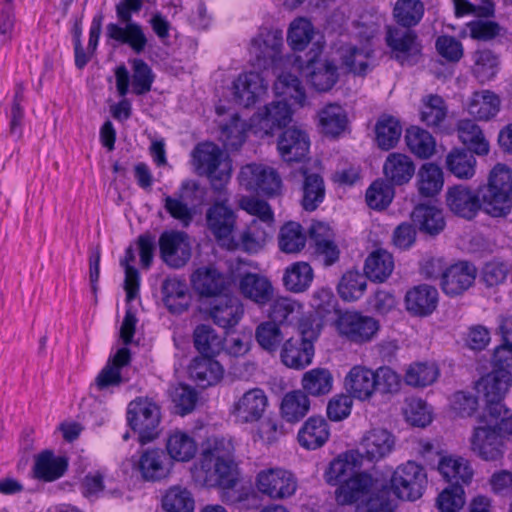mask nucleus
<instances>
[{"mask_svg": "<svg viewBox=\"0 0 512 512\" xmlns=\"http://www.w3.org/2000/svg\"><path fill=\"white\" fill-rule=\"evenodd\" d=\"M495 416L494 424L476 427L471 437L472 450L485 461L498 460L504 454L503 426Z\"/></svg>", "mask_w": 512, "mask_h": 512, "instance_id": "nucleus-9", "label": "nucleus"}, {"mask_svg": "<svg viewBox=\"0 0 512 512\" xmlns=\"http://www.w3.org/2000/svg\"><path fill=\"white\" fill-rule=\"evenodd\" d=\"M411 219L421 232L431 236L439 234L445 228L442 210L433 205H417L411 213Z\"/></svg>", "mask_w": 512, "mask_h": 512, "instance_id": "nucleus-39", "label": "nucleus"}, {"mask_svg": "<svg viewBox=\"0 0 512 512\" xmlns=\"http://www.w3.org/2000/svg\"><path fill=\"white\" fill-rule=\"evenodd\" d=\"M68 462L64 457H56L50 450H45L35 457L34 477L46 482L57 480L67 470Z\"/></svg>", "mask_w": 512, "mask_h": 512, "instance_id": "nucleus-40", "label": "nucleus"}, {"mask_svg": "<svg viewBox=\"0 0 512 512\" xmlns=\"http://www.w3.org/2000/svg\"><path fill=\"white\" fill-rule=\"evenodd\" d=\"M127 421L129 426L138 432L140 443L152 442L160 433V406L152 399L139 397L129 403Z\"/></svg>", "mask_w": 512, "mask_h": 512, "instance_id": "nucleus-4", "label": "nucleus"}, {"mask_svg": "<svg viewBox=\"0 0 512 512\" xmlns=\"http://www.w3.org/2000/svg\"><path fill=\"white\" fill-rule=\"evenodd\" d=\"M300 172L303 177L301 206L306 211H314L325 198L324 180L319 174L310 173L306 168H301Z\"/></svg>", "mask_w": 512, "mask_h": 512, "instance_id": "nucleus-38", "label": "nucleus"}, {"mask_svg": "<svg viewBox=\"0 0 512 512\" xmlns=\"http://www.w3.org/2000/svg\"><path fill=\"white\" fill-rule=\"evenodd\" d=\"M424 15V5L420 0H397L393 9L395 21L410 29L416 26Z\"/></svg>", "mask_w": 512, "mask_h": 512, "instance_id": "nucleus-57", "label": "nucleus"}, {"mask_svg": "<svg viewBox=\"0 0 512 512\" xmlns=\"http://www.w3.org/2000/svg\"><path fill=\"white\" fill-rule=\"evenodd\" d=\"M336 326L341 336L357 344L370 341L379 329L374 318L352 311L341 314Z\"/></svg>", "mask_w": 512, "mask_h": 512, "instance_id": "nucleus-12", "label": "nucleus"}, {"mask_svg": "<svg viewBox=\"0 0 512 512\" xmlns=\"http://www.w3.org/2000/svg\"><path fill=\"white\" fill-rule=\"evenodd\" d=\"M273 88L277 96L289 98L301 107L306 103L305 88L301 80L291 73H281L274 82Z\"/></svg>", "mask_w": 512, "mask_h": 512, "instance_id": "nucleus-56", "label": "nucleus"}, {"mask_svg": "<svg viewBox=\"0 0 512 512\" xmlns=\"http://www.w3.org/2000/svg\"><path fill=\"white\" fill-rule=\"evenodd\" d=\"M511 386L512 372L495 368L478 381L477 389L483 393L491 415L501 416V411L504 409L502 400Z\"/></svg>", "mask_w": 512, "mask_h": 512, "instance_id": "nucleus-10", "label": "nucleus"}, {"mask_svg": "<svg viewBox=\"0 0 512 512\" xmlns=\"http://www.w3.org/2000/svg\"><path fill=\"white\" fill-rule=\"evenodd\" d=\"M310 409L309 397L302 390L287 393L281 403L282 417L290 423H296L306 416Z\"/></svg>", "mask_w": 512, "mask_h": 512, "instance_id": "nucleus-52", "label": "nucleus"}, {"mask_svg": "<svg viewBox=\"0 0 512 512\" xmlns=\"http://www.w3.org/2000/svg\"><path fill=\"white\" fill-rule=\"evenodd\" d=\"M143 7V0H120L116 6L119 23L106 26V36L118 44L129 46L136 54H141L147 47L148 39L141 24L132 20Z\"/></svg>", "mask_w": 512, "mask_h": 512, "instance_id": "nucleus-2", "label": "nucleus"}, {"mask_svg": "<svg viewBox=\"0 0 512 512\" xmlns=\"http://www.w3.org/2000/svg\"><path fill=\"white\" fill-rule=\"evenodd\" d=\"M165 448L172 462H188L195 457L198 449L192 435L180 429H175L168 434Z\"/></svg>", "mask_w": 512, "mask_h": 512, "instance_id": "nucleus-36", "label": "nucleus"}, {"mask_svg": "<svg viewBox=\"0 0 512 512\" xmlns=\"http://www.w3.org/2000/svg\"><path fill=\"white\" fill-rule=\"evenodd\" d=\"M268 83L258 72H246L238 76L234 82V97L243 107H251L267 92Z\"/></svg>", "mask_w": 512, "mask_h": 512, "instance_id": "nucleus-21", "label": "nucleus"}, {"mask_svg": "<svg viewBox=\"0 0 512 512\" xmlns=\"http://www.w3.org/2000/svg\"><path fill=\"white\" fill-rule=\"evenodd\" d=\"M218 197L206 212L207 227L218 242L223 245L231 242V235L236 224V215L229 206L226 190L217 191Z\"/></svg>", "mask_w": 512, "mask_h": 512, "instance_id": "nucleus-8", "label": "nucleus"}, {"mask_svg": "<svg viewBox=\"0 0 512 512\" xmlns=\"http://www.w3.org/2000/svg\"><path fill=\"white\" fill-rule=\"evenodd\" d=\"M191 188L189 182H183L180 189L173 195L164 197V209L183 227H188L193 221L194 209L188 204L184 191Z\"/></svg>", "mask_w": 512, "mask_h": 512, "instance_id": "nucleus-45", "label": "nucleus"}, {"mask_svg": "<svg viewBox=\"0 0 512 512\" xmlns=\"http://www.w3.org/2000/svg\"><path fill=\"white\" fill-rule=\"evenodd\" d=\"M255 486L262 495L273 500H283L295 494L297 479L286 469L266 468L257 473Z\"/></svg>", "mask_w": 512, "mask_h": 512, "instance_id": "nucleus-7", "label": "nucleus"}, {"mask_svg": "<svg viewBox=\"0 0 512 512\" xmlns=\"http://www.w3.org/2000/svg\"><path fill=\"white\" fill-rule=\"evenodd\" d=\"M273 226L252 220L240 236V244L244 251L249 253L258 252L265 245L271 236Z\"/></svg>", "mask_w": 512, "mask_h": 512, "instance_id": "nucleus-53", "label": "nucleus"}, {"mask_svg": "<svg viewBox=\"0 0 512 512\" xmlns=\"http://www.w3.org/2000/svg\"><path fill=\"white\" fill-rule=\"evenodd\" d=\"M309 148V136L300 128H288L278 137L277 150L281 159L287 163L304 160L309 153Z\"/></svg>", "mask_w": 512, "mask_h": 512, "instance_id": "nucleus-18", "label": "nucleus"}, {"mask_svg": "<svg viewBox=\"0 0 512 512\" xmlns=\"http://www.w3.org/2000/svg\"><path fill=\"white\" fill-rule=\"evenodd\" d=\"M240 294L256 303L265 306L272 301L274 288L271 281L258 273H246L242 275L238 283Z\"/></svg>", "mask_w": 512, "mask_h": 512, "instance_id": "nucleus-24", "label": "nucleus"}, {"mask_svg": "<svg viewBox=\"0 0 512 512\" xmlns=\"http://www.w3.org/2000/svg\"><path fill=\"white\" fill-rule=\"evenodd\" d=\"M444 184L442 169L435 163H424L417 173V188L421 196L433 197Z\"/></svg>", "mask_w": 512, "mask_h": 512, "instance_id": "nucleus-50", "label": "nucleus"}, {"mask_svg": "<svg viewBox=\"0 0 512 512\" xmlns=\"http://www.w3.org/2000/svg\"><path fill=\"white\" fill-rule=\"evenodd\" d=\"M240 179L247 189L267 196L276 195L282 185L280 176L273 168L256 164L243 167Z\"/></svg>", "mask_w": 512, "mask_h": 512, "instance_id": "nucleus-14", "label": "nucleus"}, {"mask_svg": "<svg viewBox=\"0 0 512 512\" xmlns=\"http://www.w3.org/2000/svg\"><path fill=\"white\" fill-rule=\"evenodd\" d=\"M190 377L198 386L216 385L223 378L224 369L212 356L196 357L189 366Z\"/></svg>", "mask_w": 512, "mask_h": 512, "instance_id": "nucleus-34", "label": "nucleus"}, {"mask_svg": "<svg viewBox=\"0 0 512 512\" xmlns=\"http://www.w3.org/2000/svg\"><path fill=\"white\" fill-rule=\"evenodd\" d=\"M390 483V490L397 498L415 501L423 495L427 485V475L422 466L414 461H408L396 468Z\"/></svg>", "mask_w": 512, "mask_h": 512, "instance_id": "nucleus-6", "label": "nucleus"}, {"mask_svg": "<svg viewBox=\"0 0 512 512\" xmlns=\"http://www.w3.org/2000/svg\"><path fill=\"white\" fill-rule=\"evenodd\" d=\"M512 171L505 164H497L489 174L488 183L475 192L459 184L448 188L446 203L457 216L473 219L483 209L492 217H503L512 208Z\"/></svg>", "mask_w": 512, "mask_h": 512, "instance_id": "nucleus-1", "label": "nucleus"}, {"mask_svg": "<svg viewBox=\"0 0 512 512\" xmlns=\"http://www.w3.org/2000/svg\"><path fill=\"white\" fill-rule=\"evenodd\" d=\"M314 279V271L307 262L289 265L283 274V285L292 293H303L309 289Z\"/></svg>", "mask_w": 512, "mask_h": 512, "instance_id": "nucleus-46", "label": "nucleus"}, {"mask_svg": "<svg viewBox=\"0 0 512 512\" xmlns=\"http://www.w3.org/2000/svg\"><path fill=\"white\" fill-rule=\"evenodd\" d=\"M303 306L298 301L289 297H278L270 305L269 318L277 325H290L298 320Z\"/></svg>", "mask_w": 512, "mask_h": 512, "instance_id": "nucleus-51", "label": "nucleus"}, {"mask_svg": "<svg viewBox=\"0 0 512 512\" xmlns=\"http://www.w3.org/2000/svg\"><path fill=\"white\" fill-rule=\"evenodd\" d=\"M383 174L385 180L392 186L407 184L415 174V164L406 154L390 153L384 164Z\"/></svg>", "mask_w": 512, "mask_h": 512, "instance_id": "nucleus-31", "label": "nucleus"}, {"mask_svg": "<svg viewBox=\"0 0 512 512\" xmlns=\"http://www.w3.org/2000/svg\"><path fill=\"white\" fill-rule=\"evenodd\" d=\"M162 260L172 268L183 267L191 257L188 235L181 231H165L159 238Z\"/></svg>", "mask_w": 512, "mask_h": 512, "instance_id": "nucleus-13", "label": "nucleus"}, {"mask_svg": "<svg viewBox=\"0 0 512 512\" xmlns=\"http://www.w3.org/2000/svg\"><path fill=\"white\" fill-rule=\"evenodd\" d=\"M208 313L215 325L229 329L240 322L244 307L237 297L224 294L211 301Z\"/></svg>", "mask_w": 512, "mask_h": 512, "instance_id": "nucleus-20", "label": "nucleus"}, {"mask_svg": "<svg viewBox=\"0 0 512 512\" xmlns=\"http://www.w3.org/2000/svg\"><path fill=\"white\" fill-rule=\"evenodd\" d=\"M307 82L318 92H327L338 81L337 66L328 60H311L305 71Z\"/></svg>", "mask_w": 512, "mask_h": 512, "instance_id": "nucleus-32", "label": "nucleus"}, {"mask_svg": "<svg viewBox=\"0 0 512 512\" xmlns=\"http://www.w3.org/2000/svg\"><path fill=\"white\" fill-rule=\"evenodd\" d=\"M283 46L281 30L263 27L250 41L249 53L260 68H267L279 57Z\"/></svg>", "mask_w": 512, "mask_h": 512, "instance_id": "nucleus-11", "label": "nucleus"}, {"mask_svg": "<svg viewBox=\"0 0 512 512\" xmlns=\"http://www.w3.org/2000/svg\"><path fill=\"white\" fill-rule=\"evenodd\" d=\"M163 302L170 313L180 315L188 310L191 295L184 279L168 277L162 282Z\"/></svg>", "mask_w": 512, "mask_h": 512, "instance_id": "nucleus-26", "label": "nucleus"}, {"mask_svg": "<svg viewBox=\"0 0 512 512\" xmlns=\"http://www.w3.org/2000/svg\"><path fill=\"white\" fill-rule=\"evenodd\" d=\"M473 59L472 72L479 82H489L496 76L499 62L492 51L488 49L478 50L474 53Z\"/></svg>", "mask_w": 512, "mask_h": 512, "instance_id": "nucleus-62", "label": "nucleus"}, {"mask_svg": "<svg viewBox=\"0 0 512 512\" xmlns=\"http://www.w3.org/2000/svg\"><path fill=\"white\" fill-rule=\"evenodd\" d=\"M375 132L378 147L382 150H389L398 143L402 127L397 119L388 116L378 120Z\"/></svg>", "mask_w": 512, "mask_h": 512, "instance_id": "nucleus-61", "label": "nucleus"}, {"mask_svg": "<svg viewBox=\"0 0 512 512\" xmlns=\"http://www.w3.org/2000/svg\"><path fill=\"white\" fill-rule=\"evenodd\" d=\"M116 89L119 96L123 97L121 101L110 106V113L114 119L123 122L132 115L131 102L125 98L129 92L130 75L125 65H120L115 70Z\"/></svg>", "mask_w": 512, "mask_h": 512, "instance_id": "nucleus-48", "label": "nucleus"}, {"mask_svg": "<svg viewBox=\"0 0 512 512\" xmlns=\"http://www.w3.org/2000/svg\"><path fill=\"white\" fill-rule=\"evenodd\" d=\"M135 467L145 481L159 482L170 476L173 462L164 450L148 448L140 454Z\"/></svg>", "mask_w": 512, "mask_h": 512, "instance_id": "nucleus-15", "label": "nucleus"}, {"mask_svg": "<svg viewBox=\"0 0 512 512\" xmlns=\"http://www.w3.org/2000/svg\"><path fill=\"white\" fill-rule=\"evenodd\" d=\"M319 125L326 135L338 136L346 127L347 118L344 110L336 104L325 106L318 114Z\"/></svg>", "mask_w": 512, "mask_h": 512, "instance_id": "nucleus-60", "label": "nucleus"}, {"mask_svg": "<svg viewBox=\"0 0 512 512\" xmlns=\"http://www.w3.org/2000/svg\"><path fill=\"white\" fill-rule=\"evenodd\" d=\"M255 339L263 350L274 353L282 344L284 336L279 325L271 321H265L257 326Z\"/></svg>", "mask_w": 512, "mask_h": 512, "instance_id": "nucleus-64", "label": "nucleus"}, {"mask_svg": "<svg viewBox=\"0 0 512 512\" xmlns=\"http://www.w3.org/2000/svg\"><path fill=\"white\" fill-rule=\"evenodd\" d=\"M373 370L356 365L350 369L344 380V386L350 397L361 401L368 400L375 392Z\"/></svg>", "mask_w": 512, "mask_h": 512, "instance_id": "nucleus-28", "label": "nucleus"}, {"mask_svg": "<svg viewBox=\"0 0 512 512\" xmlns=\"http://www.w3.org/2000/svg\"><path fill=\"white\" fill-rule=\"evenodd\" d=\"M293 112L285 101H273L255 116L257 125L266 134H273L275 130L286 127L292 121Z\"/></svg>", "mask_w": 512, "mask_h": 512, "instance_id": "nucleus-25", "label": "nucleus"}, {"mask_svg": "<svg viewBox=\"0 0 512 512\" xmlns=\"http://www.w3.org/2000/svg\"><path fill=\"white\" fill-rule=\"evenodd\" d=\"M500 103V98L494 92L476 91L472 94L467 109L475 119L487 121L497 115Z\"/></svg>", "mask_w": 512, "mask_h": 512, "instance_id": "nucleus-44", "label": "nucleus"}, {"mask_svg": "<svg viewBox=\"0 0 512 512\" xmlns=\"http://www.w3.org/2000/svg\"><path fill=\"white\" fill-rule=\"evenodd\" d=\"M394 270L392 254L384 249H376L365 260L364 274L374 282H384Z\"/></svg>", "mask_w": 512, "mask_h": 512, "instance_id": "nucleus-47", "label": "nucleus"}, {"mask_svg": "<svg viewBox=\"0 0 512 512\" xmlns=\"http://www.w3.org/2000/svg\"><path fill=\"white\" fill-rule=\"evenodd\" d=\"M330 436L329 425L323 417L311 416L298 432L299 444L308 450L322 447Z\"/></svg>", "mask_w": 512, "mask_h": 512, "instance_id": "nucleus-37", "label": "nucleus"}, {"mask_svg": "<svg viewBox=\"0 0 512 512\" xmlns=\"http://www.w3.org/2000/svg\"><path fill=\"white\" fill-rule=\"evenodd\" d=\"M476 274L473 264L466 261L455 263L442 273L441 288L448 296L461 295L473 285Z\"/></svg>", "mask_w": 512, "mask_h": 512, "instance_id": "nucleus-19", "label": "nucleus"}, {"mask_svg": "<svg viewBox=\"0 0 512 512\" xmlns=\"http://www.w3.org/2000/svg\"><path fill=\"white\" fill-rule=\"evenodd\" d=\"M477 160L473 152L464 148H454L445 157L447 171L458 179L469 180L476 173Z\"/></svg>", "mask_w": 512, "mask_h": 512, "instance_id": "nucleus-41", "label": "nucleus"}, {"mask_svg": "<svg viewBox=\"0 0 512 512\" xmlns=\"http://www.w3.org/2000/svg\"><path fill=\"white\" fill-rule=\"evenodd\" d=\"M194 498L189 490L181 486H173L162 498V508L165 512H193Z\"/></svg>", "mask_w": 512, "mask_h": 512, "instance_id": "nucleus-58", "label": "nucleus"}, {"mask_svg": "<svg viewBox=\"0 0 512 512\" xmlns=\"http://www.w3.org/2000/svg\"><path fill=\"white\" fill-rule=\"evenodd\" d=\"M231 458L212 461L205 459L200 461L198 477L202 478L203 484L207 487H222L231 489L236 483L234 473L235 464Z\"/></svg>", "mask_w": 512, "mask_h": 512, "instance_id": "nucleus-17", "label": "nucleus"}, {"mask_svg": "<svg viewBox=\"0 0 512 512\" xmlns=\"http://www.w3.org/2000/svg\"><path fill=\"white\" fill-rule=\"evenodd\" d=\"M363 454L360 450H350L340 454L330 462L324 473L325 481L331 486H339L354 475V470L362 465Z\"/></svg>", "mask_w": 512, "mask_h": 512, "instance_id": "nucleus-27", "label": "nucleus"}, {"mask_svg": "<svg viewBox=\"0 0 512 512\" xmlns=\"http://www.w3.org/2000/svg\"><path fill=\"white\" fill-rule=\"evenodd\" d=\"M280 357L286 367L296 370L304 369L312 363L313 343L304 337H291L283 343Z\"/></svg>", "mask_w": 512, "mask_h": 512, "instance_id": "nucleus-23", "label": "nucleus"}, {"mask_svg": "<svg viewBox=\"0 0 512 512\" xmlns=\"http://www.w3.org/2000/svg\"><path fill=\"white\" fill-rule=\"evenodd\" d=\"M405 142L408 149L420 159H428L435 152L436 143L433 136L419 127L407 129Z\"/></svg>", "mask_w": 512, "mask_h": 512, "instance_id": "nucleus-54", "label": "nucleus"}, {"mask_svg": "<svg viewBox=\"0 0 512 512\" xmlns=\"http://www.w3.org/2000/svg\"><path fill=\"white\" fill-rule=\"evenodd\" d=\"M437 303V289L426 284L413 287L405 296L406 309L415 316L430 315L436 309Z\"/></svg>", "mask_w": 512, "mask_h": 512, "instance_id": "nucleus-33", "label": "nucleus"}, {"mask_svg": "<svg viewBox=\"0 0 512 512\" xmlns=\"http://www.w3.org/2000/svg\"><path fill=\"white\" fill-rule=\"evenodd\" d=\"M391 490L386 485L379 486L374 481V486L356 507V512H393L395 503L390 497Z\"/></svg>", "mask_w": 512, "mask_h": 512, "instance_id": "nucleus-49", "label": "nucleus"}, {"mask_svg": "<svg viewBox=\"0 0 512 512\" xmlns=\"http://www.w3.org/2000/svg\"><path fill=\"white\" fill-rule=\"evenodd\" d=\"M195 348L202 356H213L222 349V339L209 325H198L193 333Z\"/></svg>", "mask_w": 512, "mask_h": 512, "instance_id": "nucleus-59", "label": "nucleus"}, {"mask_svg": "<svg viewBox=\"0 0 512 512\" xmlns=\"http://www.w3.org/2000/svg\"><path fill=\"white\" fill-rule=\"evenodd\" d=\"M306 235L299 223L288 222L280 230L279 247L285 253H297L305 247Z\"/></svg>", "mask_w": 512, "mask_h": 512, "instance_id": "nucleus-63", "label": "nucleus"}, {"mask_svg": "<svg viewBox=\"0 0 512 512\" xmlns=\"http://www.w3.org/2000/svg\"><path fill=\"white\" fill-rule=\"evenodd\" d=\"M267 406L266 393L260 388H252L233 403L231 414L239 423H254L262 418Z\"/></svg>", "mask_w": 512, "mask_h": 512, "instance_id": "nucleus-16", "label": "nucleus"}, {"mask_svg": "<svg viewBox=\"0 0 512 512\" xmlns=\"http://www.w3.org/2000/svg\"><path fill=\"white\" fill-rule=\"evenodd\" d=\"M191 284L201 296L220 297L225 294L228 282L216 269L202 267L191 275Z\"/></svg>", "mask_w": 512, "mask_h": 512, "instance_id": "nucleus-30", "label": "nucleus"}, {"mask_svg": "<svg viewBox=\"0 0 512 512\" xmlns=\"http://www.w3.org/2000/svg\"><path fill=\"white\" fill-rule=\"evenodd\" d=\"M374 486V479L366 473H355L344 480L335 490L338 505H352L361 502Z\"/></svg>", "mask_w": 512, "mask_h": 512, "instance_id": "nucleus-22", "label": "nucleus"}, {"mask_svg": "<svg viewBox=\"0 0 512 512\" xmlns=\"http://www.w3.org/2000/svg\"><path fill=\"white\" fill-rule=\"evenodd\" d=\"M334 378L327 368H313L302 375V391L309 397H321L333 389Z\"/></svg>", "mask_w": 512, "mask_h": 512, "instance_id": "nucleus-43", "label": "nucleus"}, {"mask_svg": "<svg viewBox=\"0 0 512 512\" xmlns=\"http://www.w3.org/2000/svg\"><path fill=\"white\" fill-rule=\"evenodd\" d=\"M193 157L200 173L210 179L213 189L225 190V184L231 176V163L224 152L216 144L206 142L196 146Z\"/></svg>", "mask_w": 512, "mask_h": 512, "instance_id": "nucleus-3", "label": "nucleus"}, {"mask_svg": "<svg viewBox=\"0 0 512 512\" xmlns=\"http://www.w3.org/2000/svg\"><path fill=\"white\" fill-rule=\"evenodd\" d=\"M395 438L386 429H372L362 439L360 452L363 460L377 461L387 456L394 448Z\"/></svg>", "mask_w": 512, "mask_h": 512, "instance_id": "nucleus-29", "label": "nucleus"}, {"mask_svg": "<svg viewBox=\"0 0 512 512\" xmlns=\"http://www.w3.org/2000/svg\"><path fill=\"white\" fill-rule=\"evenodd\" d=\"M385 42L390 49L391 58L400 65L412 66L422 57L423 46L415 31L397 26H388Z\"/></svg>", "mask_w": 512, "mask_h": 512, "instance_id": "nucleus-5", "label": "nucleus"}, {"mask_svg": "<svg viewBox=\"0 0 512 512\" xmlns=\"http://www.w3.org/2000/svg\"><path fill=\"white\" fill-rule=\"evenodd\" d=\"M367 276L356 270L344 273L338 283L337 291L344 301L360 299L367 289Z\"/></svg>", "mask_w": 512, "mask_h": 512, "instance_id": "nucleus-55", "label": "nucleus"}, {"mask_svg": "<svg viewBox=\"0 0 512 512\" xmlns=\"http://www.w3.org/2000/svg\"><path fill=\"white\" fill-rule=\"evenodd\" d=\"M438 470L450 486L468 485L473 478V469L469 461L459 456L442 457L438 464Z\"/></svg>", "mask_w": 512, "mask_h": 512, "instance_id": "nucleus-35", "label": "nucleus"}, {"mask_svg": "<svg viewBox=\"0 0 512 512\" xmlns=\"http://www.w3.org/2000/svg\"><path fill=\"white\" fill-rule=\"evenodd\" d=\"M457 133L460 141L468 150L479 156L489 153L490 145L482 129L470 119H462L457 123Z\"/></svg>", "mask_w": 512, "mask_h": 512, "instance_id": "nucleus-42", "label": "nucleus"}]
</instances>
